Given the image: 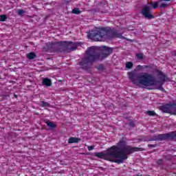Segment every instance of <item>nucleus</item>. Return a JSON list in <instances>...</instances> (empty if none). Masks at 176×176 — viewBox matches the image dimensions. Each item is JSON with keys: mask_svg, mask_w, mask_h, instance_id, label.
<instances>
[{"mask_svg": "<svg viewBox=\"0 0 176 176\" xmlns=\"http://www.w3.org/2000/svg\"><path fill=\"white\" fill-rule=\"evenodd\" d=\"M94 149V146H88V151H93Z\"/></svg>", "mask_w": 176, "mask_h": 176, "instance_id": "31", "label": "nucleus"}, {"mask_svg": "<svg viewBox=\"0 0 176 176\" xmlns=\"http://www.w3.org/2000/svg\"><path fill=\"white\" fill-rule=\"evenodd\" d=\"M162 162L163 161L162 160H159L157 163V164H162Z\"/></svg>", "mask_w": 176, "mask_h": 176, "instance_id": "34", "label": "nucleus"}, {"mask_svg": "<svg viewBox=\"0 0 176 176\" xmlns=\"http://www.w3.org/2000/svg\"><path fill=\"white\" fill-rule=\"evenodd\" d=\"M81 140L80 138H70L68 140V144H78Z\"/></svg>", "mask_w": 176, "mask_h": 176, "instance_id": "16", "label": "nucleus"}, {"mask_svg": "<svg viewBox=\"0 0 176 176\" xmlns=\"http://www.w3.org/2000/svg\"><path fill=\"white\" fill-rule=\"evenodd\" d=\"M26 57L27 58H28V60H34L38 56H36V54H35V52H30L27 54Z\"/></svg>", "mask_w": 176, "mask_h": 176, "instance_id": "18", "label": "nucleus"}, {"mask_svg": "<svg viewBox=\"0 0 176 176\" xmlns=\"http://www.w3.org/2000/svg\"><path fill=\"white\" fill-rule=\"evenodd\" d=\"M129 125L130 127H132V128L135 127V124L133 121H130L129 123Z\"/></svg>", "mask_w": 176, "mask_h": 176, "instance_id": "29", "label": "nucleus"}, {"mask_svg": "<svg viewBox=\"0 0 176 176\" xmlns=\"http://www.w3.org/2000/svg\"><path fill=\"white\" fill-rule=\"evenodd\" d=\"M8 19V16L6 14L0 15V21H6Z\"/></svg>", "mask_w": 176, "mask_h": 176, "instance_id": "25", "label": "nucleus"}, {"mask_svg": "<svg viewBox=\"0 0 176 176\" xmlns=\"http://www.w3.org/2000/svg\"><path fill=\"white\" fill-rule=\"evenodd\" d=\"M47 126H48V127H50V130H53V129H56L57 127V125H56V124H54V122H50V120H47L45 122Z\"/></svg>", "mask_w": 176, "mask_h": 176, "instance_id": "17", "label": "nucleus"}, {"mask_svg": "<svg viewBox=\"0 0 176 176\" xmlns=\"http://www.w3.org/2000/svg\"><path fill=\"white\" fill-rule=\"evenodd\" d=\"M72 13L74 14H80L82 13V11L79 10V8H74L72 10Z\"/></svg>", "mask_w": 176, "mask_h": 176, "instance_id": "22", "label": "nucleus"}, {"mask_svg": "<svg viewBox=\"0 0 176 176\" xmlns=\"http://www.w3.org/2000/svg\"><path fill=\"white\" fill-rule=\"evenodd\" d=\"M136 57L139 60H144V54H142V53H138V54H136Z\"/></svg>", "mask_w": 176, "mask_h": 176, "instance_id": "26", "label": "nucleus"}, {"mask_svg": "<svg viewBox=\"0 0 176 176\" xmlns=\"http://www.w3.org/2000/svg\"><path fill=\"white\" fill-rule=\"evenodd\" d=\"M157 72H158V74L160 75L161 76L163 75V73L160 70H157Z\"/></svg>", "mask_w": 176, "mask_h": 176, "instance_id": "33", "label": "nucleus"}, {"mask_svg": "<svg viewBox=\"0 0 176 176\" xmlns=\"http://www.w3.org/2000/svg\"><path fill=\"white\" fill-rule=\"evenodd\" d=\"M42 84L43 86H45V87H50L52 86V80L50 78H43L42 80Z\"/></svg>", "mask_w": 176, "mask_h": 176, "instance_id": "14", "label": "nucleus"}, {"mask_svg": "<svg viewBox=\"0 0 176 176\" xmlns=\"http://www.w3.org/2000/svg\"><path fill=\"white\" fill-rule=\"evenodd\" d=\"M172 56H174L176 57V50H175V51H173V52H172Z\"/></svg>", "mask_w": 176, "mask_h": 176, "instance_id": "35", "label": "nucleus"}, {"mask_svg": "<svg viewBox=\"0 0 176 176\" xmlns=\"http://www.w3.org/2000/svg\"><path fill=\"white\" fill-rule=\"evenodd\" d=\"M112 152V150L111 149V147L107 150V151H103L100 153H95V156L96 157H98L99 159H105L106 160H109V157H111V153Z\"/></svg>", "mask_w": 176, "mask_h": 176, "instance_id": "9", "label": "nucleus"}, {"mask_svg": "<svg viewBox=\"0 0 176 176\" xmlns=\"http://www.w3.org/2000/svg\"><path fill=\"white\" fill-rule=\"evenodd\" d=\"M96 68L98 71H104V65L100 64Z\"/></svg>", "mask_w": 176, "mask_h": 176, "instance_id": "28", "label": "nucleus"}, {"mask_svg": "<svg viewBox=\"0 0 176 176\" xmlns=\"http://www.w3.org/2000/svg\"><path fill=\"white\" fill-rule=\"evenodd\" d=\"M133 66L134 64H133V62H126L125 65V68H126V69H131Z\"/></svg>", "mask_w": 176, "mask_h": 176, "instance_id": "21", "label": "nucleus"}, {"mask_svg": "<svg viewBox=\"0 0 176 176\" xmlns=\"http://www.w3.org/2000/svg\"><path fill=\"white\" fill-rule=\"evenodd\" d=\"M160 111L165 113H170L171 115H176V104H168L160 107Z\"/></svg>", "mask_w": 176, "mask_h": 176, "instance_id": "7", "label": "nucleus"}, {"mask_svg": "<svg viewBox=\"0 0 176 176\" xmlns=\"http://www.w3.org/2000/svg\"><path fill=\"white\" fill-rule=\"evenodd\" d=\"M151 6L148 5H145L142 10V14L145 17V19H148V20H152V19H155V16L152 15V12L151 11Z\"/></svg>", "mask_w": 176, "mask_h": 176, "instance_id": "8", "label": "nucleus"}, {"mask_svg": "<svg viewBox=\"0 0 176 176\" xmlns=\"http://www.w3.org/2000/svg\"><path fill=\"white\" fill-rule=\"evenodd\" d=\"M125 150L127 151L128 155H131V153H134V152L145 151V148H140V147H131L130 146L125 148Z\"/></svg>", "mask_w": 176, "mask_h": 176, "instance_id": "12", "label": "nucleus"}, {"mask_svg": "<svg viewBox=\"0 0 176 176\" xmlns=\"http://www.w3.org/2000/svg\"><path fill=\"white\" fill-rule=\"evenodd\" d=\"M59 43H47V52H52L54 53H58Z\"/></svg>", "mask_w": 176, "mask_h": 176, "instance_id": "10", "label": "nucleus"}, {"mask_svg": "<svg viewBox=\"0 0 176 176\" xmlns=\"http://www.w3.org/2000/svg\"><path fill=\"white\" fill-rule=\"evenodd\" d=\"M176 138V133L173 131L170 133L158 134L153 135L151 138L148 139L147 137H142L138 139L139 142H149V141H173Z\"/></svg>", "mask_w": 176, "mask_h": 176, "instance_id": "4", "label": "nucleus"}, {"mask_svg": "<svg viewBox=\"0 0 176 176\" xmlns=\"http://www.w3.org/2000/svg\"><path fill=\"white\" fill-rule=\"evenodd\" d=\"M155 146H157V144H148V148H155Z\"/></svg>", "mask_w": 176, "mask_h": 176, "instance_id": "30", "label": "nucleus"}, {"mask_svg": "<svg viewBox=\"0 0 176 176\" xmlns=\"http://www.w3.org/2000/svg\"><path fill=\"white\" fill-rule=\"evenodd\" d=\"M137 68H138V69H144V66L139 65L137 66Z\"/></svg>", "mask_w": 176, "mask_h": 176, "instance_id": "32", "label": "nucleus"}, {"mask_svg": "<svg viewBox=\"0 0 176 176\" xmlns=\"http://www.w3.org/2000/svg\"><path fill=\"white\" fill-rule=\"evenodd\" d=\"M126 141L124 140V138H122V140H120L118 144V146H112L110 147L111 151H115V149H117L118 152H124V153L128 154L127 150H126V148L130 146L126 145Z\"/></svg>", "mask_w": 176, "mask_h": 176, "instance_id": "6", "label": "nucleus"}, {"mask_svg": "<svg viewBox=\"0 0 176 176\" xmlns=\"http://www.w3.org/2000/svg\"><path fill=\"white\" fill-rule=\"evenodd\" d=\"M144 68L147 69L148 72H155V65H144Z\"/></svg>", "mask_w": 176, "mask_h": 176, "instance_id": "19", "label": "nucleus"}, {"mask_svg": "<svg viewBox=\"0 0 176 176\" xmlns=\"http://www.w3.org/2000/svg\"><path fill=\"white\" fill-rule=\"evenodd\" d=\"M110 157H113L116 160H110V162H113V163H117V164H120L124 162V160H127L129 156H127V153L123 151H118V149L113 150L110 153Z\"/></svg>", "mask_w": 176, "mask_h": 176, "instance_id": "5", "label": "nucleus"}, {"mask_svg": "<svg viewBox=\"0 0 176 176\" xmlns=\"http://www.w3.org/2000/svg\"><path fill=\"white\" fill-rule=\"evenodd\" d=\"M128 76L133 85H136V86H138L139 85H142V86H145L146 87L149 86H156L157 90L166 91L164 88H163L162 82L156 80L152 74L148 73L135 74L134 72H128Z\"/></svg>", "mask_w": 176, "mask_h": 176, "instance_id": "2", "label": "nucleus"}, {"mask_svg": "<svg viewBox=\"0 0 176 176\" xmlns=\"http://www.w3.org/2000/svg\"><path fill=\"white\" fill-rule=\"evenodd\" d=\"M146 113L148 116H157V114L155 113V111H147Z\"/></svg>", "mask_w": 176, "mask_h": 176, "instance_id": "24", "label": "nucleus"}, {"mask_svg": "<svg viewBox=\"0 0 176 176\" xmlns=\"http://www.w3.org/2000/svg\"><path fill=\"white\" fill-rule=\"evenodd\" d=\"M164 1L165 2H170L171 0H159L158 1H155L154 3H150L148 5H151L153 8L157 9V6H159V3H162Z\"/></svg>", "mask_w": 176, "mask_h": 176, "instance_id": "15", "label": "nucleus"}, {"mask_svg": "<svg viewBox=\"0 0 176 176\" xmlns=\"http://www.w3.org/2000/svg\"><path fill=\"white\" fill-rule=\"evenodd\" d=\"M14 97H15V98H17V95H16V94H14Z\"/></svg>", "mask_w": 176, "mask_h": 176, "instance_id": "36", "label": "nucleus"}, {"mask_svg": "<svg viewBox=\"0 0 176 176\" xmlns=\"http://www.w3.org/2000/svg\"><path fill=\"white\" fill-rule=\"evenodd\" d=\"M114 47L108 46H102L101 52H98L97 49L94 47H89L85 52V56L78 62V65L80 68L87 72H91V67L94 63L98 61H102L105 58L109 57L110 54L113 53Z\"/></svg>", "mask_w": 176, "mask_h": 176, "instance_id": "1", "label": "nucleus"}, {"mask_svg": "<svg viewBox=\"0 0 176 176\" xmlns=\"http://www.w3.org/2000/svg\"><path fill=\"white\" fill-rule=\"evenodd\" d=\"M17 13L19 16H21V17H23V16H24V13H25V11L24 10H18Z\"/></svg>", "mask_w": 176, "mask_h": 176, "instance_id": "27", "label": "nucleus"}, {"mask_svg": "<svg viewBox=\"0 0 176 176\" xmlns=\"http://www.w3.org/2000/svg\"><path fill=\"white\" fill-rule=\"evenodd\" d=\"M68 52L67 48V41H60L58 45V53H65Z\"/></svg>", "mask_w": 176, "mask_h": 176, "instance_id": "13", "label": "nucleus"}, {"mask_svg": "<svg viewBox=\"0 0 176 176\" xmlns=\"http://www.w3.org/2000/svg\"><path fill=\"white\" fill-rule=\"evenodd\" d=\"M40 107L50 108V104L47 102H45V101L42 100L40 102Z\"/></svg>", "mask_w": 176, "mask_h": 176, "instance_id": "20", "label": "nucleus"}, {"mask_svg": "<svg viewBox=\"0 0 176 176\" xmlns=\"http://www.w3.org/2000/svg\"><path fill=\"white\" fill-rule=\"evenodd\" d=\"M80 45V42L74 43L72 41H66V47L67 48V52H74L76 50L78 46Z\"/></svg>", "mask_w": 176, "mask_h": 176, "instance_id": "11", "label": "nucleus"}, {"mask_svg": "<svg viewBox=\"0 0 176 176\" xmlns=\"http://www.w3.org/2000/svg\"><path fill=\"white\" fill-rule=\"evenodd\" d=\"M150 133H155V131L151 130V131H150Z\"/></svg>", "mask_w": 176, "mask_h": 176, "instance_id": "37", "label": "nucleus"}, {"mask_svg": "<svg viewBox=\"0 0 176 176\" xmlns=\"http://www.w3.org/2000/svg\"><path fill=\"white\" fill-rule=\"evenodd\" d=\"M87 36L91 41L95 42H102L105 39H115V38H120L121 39H126L129 42H133L134 40L129 39L123 36L119 32H118L114 29H111V28H101L98 30H91L87 34Z\"/></svg>", "mask_w": 176, "mask_h": 176, "instance_id": "3", "label": "nucleus"}, {"mask_svg": "<svg viewBox=\"0 0 176 176\" xmlns=\"http://www.w3.org/2000/svg\"><path fill=\"white\" fill-rule=\"evenodd\" d=\"M160 3H161V5H160V8L161 9H166V8H168V6H170V4L167 3H162L161 2Z\"/></svg>", "mask_w": 176, "mask_h": 176, "instance_id": "23", "label": "nucleus"}]
</instances>
